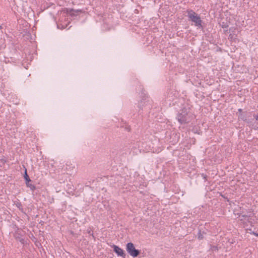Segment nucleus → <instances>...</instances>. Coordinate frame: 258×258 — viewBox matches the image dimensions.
Here are the masks:
<instances>
[{"mask_svg": "<svg viewBox=\"0 0 258 258\" xmlns=\"http://www.w3.org/2000/svg\"><path fill=\"white\" fill-rule=\"evenodd\" d=\"M243 217H244V219H247V220L248 219V217H247V216H243Z\"/></svg>", "mask_w": 258, "mask_h": 258, "instance_id": "obj_11", "label": "nucleus"}, {"mask_svg": "<svg viewBox=\"0 0 258 258\" xmlns=\"http://www.w3.org/2000/svg\"><path fill=\"white\" fill-rule=\"evenodd\" d=\"M26 184L28 187H29L31 189L34 188V186L31 184H29V182H26Z\"/></svg>", "mask_w": 258, "mask_h": 258, "instance_id": "obj_7", "label": "nucleus"}, {"mask_svg": "<svg viewBox=\"0 0 258 258\" xmlns=\"http://www.w3.org/2000/svg\"><path fill=\"white\" fill-rule=\"evenodd\" d=\"M61 18H59V22L57 24V28L60 29H66L70 23L69 16L64 12L62 11L60 13Z\"/></svg>", "mask_w": 258, "mask_h": 258, "instance_id": "obj_3", "label": "nucleus"}, {"mask_svg": "<svg viewBox=\"0 0 258 258\" xmlns=\"http://www.w3.org/2000/svg\"><path fill=\"white\" fill-rule=\"evenodd\" d=\"M253 234L254 235H255V236H258V234H257V233H254V232H253Z\"/></svg>", "mask_w": 258, "mask_h": 258, "instance_id": "obj_12", "label": "nucleus"}, {"mask_svg": "<svg viewBox=\"0 0 258 258\" xmlns=\"http://www.w3.org/2000/svg\"><path fill=\"white\" fill-rule=\"evenodd\" d=\"M204 238L203 235L201 233V231H200L198 235V238L199 239H202Z\"/></svg>", "mask_w": 258, "mask_h": 258, "instance_id": "obj_8", "label": "nucleus"}, {"mask_svg": "<svg viewBox=\"0 0 258 258\" xmlns=\"http://www.w3.org/2000/svg\"><path fill=\"white\" fill-rule=\"evenodd\" d=\"M126 250L128 254L133 257L137 256L140 252L138 249H136L134 245L132 242H128L126 245Z\"/></svg>", "mask_w": 258, "mask_h": 258, "instance_id": "obj_4", "label": "nucleus"}, {"mask_svg": "<svg viewBox=\"0 0 258 258\" xmlns=\"http://www.w3.org/2000/svg\"><path fill=\"white\" fill-rule=\"evenodd\" d=\"M187 13L189 20L194 23L195 26L198 28H203L202 21L200 15L192 10L188 11Z\"/></svg>", "mask_w": 258, "mask_h": 258, "instance_id": "obj_2", "label": "nucleus"}, {"mask_svg": "<svg viewBox=\"0 0 258 258\" xmlns=\"http://www.w3.org/2000/svg\"><path fill=\"white\" fill-rule=\"evenodd\" d=\"M256 120H258V114L254 116Z\"/></svg>", "mask_w": 258, "mask_h": 258, "instance_id": "obj_10", "label": "nucleus"}, {"mask_svg": "<svg viewBox=\"0 0 258 258\" xmlns=\"http://www.w3.org/2000/svg\"><path fill=\"white\" fill-rule=\"evenodd\" d=\"M176 118L180 124H186L191 121L195 115L189 109L184 108L178 112Z\"/></svg>", "mask_w": 258, "mask_h": 258, "instance_id": "obj_1", "label": "nucleus"}, {"mask_svg": "<svg viewBox=\"0 0 258 258\" xmlns=\"http://www.w3.org/2000/svg\"><path fill=\"white\" fill-rule=\"evenodd\" d=\"M113 248L114 251L117 254L118 256L125 258L126 254L122 249L115 245H113Z\"/></svg>", "mask_w": 258, "mask_h": 258, "instance_id": "obj_5", "label": "nucleus"}, {"mask_svg": "<svg viewBox=\"0 0 258 258\" xmlns=\"http://www.w3.org/2000/svg\"><path fill=\"white\" fill-rule=\"evenodd\" d=\"M143 103L145 104V102H143L142 101H141V102L139 103V107H141V105H143Z\"/></svg>", "mask_w": 258, "mask_h": 258, "instance_id": "obj_9", "label": "nucleus"}, {"mask_svg": "<svg viewBox=\"0 0 258 258\" xmlns=\"http://www.w3.org/2000/svg\"><path fill=\"white\" fill-rule=\"evenodd\" d=\"M24 178L26 180V182H29L31 180L30 179V178L29 177L28 174H27V169L25 168V175H24Z\"/></svg>", "mask_w": 258, "mask_h": 258, "instance_id": "obj_6", "label": "nucleus"}]
</instances>
